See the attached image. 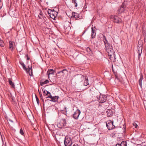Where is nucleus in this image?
Returning a JSON list of instances; mask_svg holds the SVG:
<instances>
[{"mask_svg":"<svg viewBox=\"0 0 146 146\" xmlns=\"http://www.w3.org/2000/svg\"><path fill=\"white\" fill-rule=\"evenodd\" d=\"M106 49L108 54V56L110 57V58L113 57L115 59V54L114 50L112 48V46L109 45L105 47Z\"/></svg>","mask_w":146,"mask_h":146,"instance_id":"nucleus-1","label":"nucleus"},{"mask_svg":"<svg viewBox=\"0 0 146 146\" xmlns=\"http://www.w3.org/2000/svg\"><path fill=\"white\" fill-rule=\"evenodd\" d=\"M72 143V141L71 138L68 136H66L64 140L65 146H71Z\"/></svg>","mask_w":146,"mask_h":146,"instance_id":"nucleus-2","label":"nucleus"},{"mask_svg":"<svg viewBox=\"0 0 146 146\" xmlns=\"http://www.w3.org/2000/svg\"><path fill=\"white\" fill-rule=\"evenodd\" d=\"M48 13L51 18L55 20L57 15V12L55 11L54 9H49L48 11Z\"/></svg>","mask_w":146,"mask_h":146,"instance_id":"nucleus-3","label":"nucleus"},{"mask_svg":"<svg viewBox=\"0 0 146 146\" xmlns=\"http://www.w3.org/2000/svg\"><path fill=\"white\" fill-rule=\"evenodd\" d=\"M110 17L114 23H119L121 22V19L117 16L113 15H111L110 16Z\"/></svg>","mask_w":146,"mask_h":146,"instance_id":"nucleus-4","label":"nucleus"},{"mask_svg":"<svg viewBox=\"0 0 146 146\" xmlns=\"http://www.w3.org/2000/svg\"><path fill=\"white\" fill-rule=\"evenodd\" d=\"M66 123L65 119H61L57 124V127L60 128H61L66 126Z\"/></svg>","mask_w":146,"mask_h":146,"instance_id":"nucleus-5","label":"nucleus"},{"mask_svg":"<svg viewBox=\"0 0 146 146\" xmlns=\"http://www.w3.org/2000/svg\"><path fill=\"white\" fill-rule=\"evenodd\" d=\"M106 126L109 130L112 129L115 127L113 125V121L109 120L106 122Z\"/></svg>","mask_w":146,"mask_h":146,"instance_id":"nucleus-6","label":"nucleus"},{"mask_svg":"<svg viewBox=\"0 0 146 146\" xmlns=\"http://www.w3.org/2000/svg\"><path fill=\"white\" fill-rule=\"evenodd\" d=\"M107 100V96L105 95L100 94L99 97L98 101L100 103H103L105 102Z\"/></svg>","mask_w":146,"mask_h":146,"instance_id":"nucleus-7","label":"nucleus"},{"mask_svg":"<svg viewBox=\"0 0 146 146\" xmlns=\"http://www.w3.org/2000/svg\"><path fill=\"white\" fill-rule=\"evenodd\" d=\"M137 49L138 50V58L139 59L142 50V44H139V41L138 44Z\"/></svg>","mask_w":146,"mask_h":146,"instance_id":"nucleus-8","label":"nucleus"},{"mask_svg":"<svg viewBox=\"0 0 146 146\" xmlns=\"http://www.w3.org/2000/svg\"><path fill=\"white\" fill-rule=\"evenodd\" d=\"M80 113V111L79 110H76L73 115V117L75 119H77Z\"/></svg>","mask_w":146,"mask_h":146,"instance_id":"nucleus-9","label":"nucleus"},{"mask_svg":"<svg viewBox=\"0 0 146 146\" xmlns=\"http://www.w3.org/2000/svg\"><path fill=\"white\" fill-rule=\"evenodd\" d=\"M55 72V71L53 69H49L47 72V74L48 75V78H49L50 77L49 76L50 74L53 75L54 74Z\"/></svg>","mask_w":146,"mask_h":146,"instance_id":"nucleus-10","label":"nucleus"},{"mask_svg":"<svg viewBox=\"0 0 146 146\" xmlns=\"http://www.w3.org/2000/svg\"><path fill=\"white\" fill-rule=\"evenodd\" d=\"M15 44V43L14 42L11 41L9 42V48L12 51L14 48Z\"/></svg>","mask_w":146,"mask_h":146,"instance_id":"nucleus-11","label":"nucleus"},{"mask_svg":"<svg viewBox=\"0 0 146 146\" xmlns=\"http://www.w3.org/2000/svg\"><path fill=\"white\" fill-rule=\"evenodd\" d=\"M102 39H103V41L104 42V44H105V47L107 46H108V45L109 46V45H110L109 44V43L108 42L107 40L106 39V38L104 35H103V37L102 38Z\"/></svg>","mask_w":146,"mask_h":146,"instance_id":"nucleus-12","label":"nucleus"},{"mask_svg":"<svg viewBox=\"0 0 146 146\" xmlns=\"http://www.w3.org/2000/svg\"><path fill=\"white\" fill-rule=\"evenodd\" d=\"M59 98L58 96H55L54 97L52 96L51 100H49L52 102H55L58 101Z\"/></svg>","mask_w":146,"mask_h":146,"instance_id":"nucleus-13","label":"nucleus"},{"mask_svg":"<svg viewBox=\"0 0 146 146\" xmlns=\"http://www.w3.org/2000/svg\"><path fill=\"white\" fill-rule=\"evenodd\" d=\"M106 113L108 116H111L113 114V110L110 109H108L106 111Z\"/></svg>","mask_w":146,"mask_h":146,"instance_id":"nucleus-14","label":"nucleus"},{"mask_svg":"<svg viewBox=\"0 0 146 146\" xmlns=\"http://www.w3.org/2000/svg\"><path fill=\"white\" fill-rule=\"evenodd\" d=\"M127 143L126 141H123L121 143H117L116 146H127Z\"/></svg>","mask_w":146,"mask_h":146,"instance_id":"nucleus-15","label":"nucleus"},{"mask_svg":"<svg viewBox=\"0 0 146 146\" xmlns=\"http://www.w3.org/2000/svg\"><path fill=\"white\" fill-rule=\"evenodd\" d=\"M67 71L66 69H64L61 71H60L58 72V74H61L62 76H64V75L65 74L67 73Z\"/></svg>","mask_w":146,"mask_h":146,"instance_id":"nucleus-16","label":"nucleus"},{"mask_svg":"<svg viewBox=\"0 0 146 146\" xmlns=\"http://www.w3.org/2000/svg\"><path fill=\"white\" fill-rule=\"evenodd\" d=\"M72 17L74 18H75V20H76L79 17V14L74 12H72Z\"/></svg>","mask_w":146,"mask_h":146,"instance_id":"nucleus-17","label":"nucleus"},{"mask_svg":"<svg viewBox=\"0 0 146 146\" xmlns=\"http://www.w3.org/2000/svg\"><path fill=\"white\" fill-rule=\"evenodd\" d=\"M143 79V76L142 75H141L140 76V78L139 80V84L141 88H142V81Z\"/></svg>","mask_w":146,"mask_h":146,"instance_id":"nucleus-18","label":"nucleus"},{"mask_svg":"<svg viewBox=\"0 0 146 146\" xmlns=\"http://www.w3.org/2000/svg\"><path fill=\"white\" fill-rule=\"evenodd\" d=\"M32 71V70L31 67H30L29 66H28V72H27V73L29 72V75L30 76H31L33 75Z\"/></svg>","mask_w":146,"mask_h":146,"instance_id":"nucleus-19","label":"nucleus"},{"mask_svg":"<svg viewBox=\"0 0 146 146\" xmlns=\"http://www.w3.org/2000/svg\"><path fill=\"white\" fill-rule=\"evenodd\" d=\"M112 69L113 72V73H114L115 76V79H116L118 80H119V78L118 76L117 75V74L116 73V72H115V71L114 70V69H113V65H112Z\"/></svg>","mask_w":146,"mask_h":146,"instance_id":"nucleus-20","label":"nucleus"},{"mask_svg":"<svg viewBox=\"0 0 146 146\" xmlns=\"http://www.w3.org/2000/svg\"><path fill=\"white\" fill-rule=\"evenodd\" d=\"M9 84L11 85V86H12V87L13 88H15V86L14 84V83L11 80L9 79Z\"/></svg>","mask_w":146,"mask_h":146,"instance_id":"nucleus-21","label":"nucleus"},{"mask_svg":"<svg viewBox=\"0 0 146 146\" xmlns=\"http://www.w3.org/2000/svg\"><path fill=\"white\" fill-rule=\"evenodd\" d=\"M92 33H96V29L95 27H93V26L92 27Z\"/></svg>","mask_w":146,"mask_h":146,"instance_id":"nucleus-22","label":"nucleus"},{"mask_svg":"<svg viewBox=\"0 0 146 146\" xmlns=\"http://www.w3.org/2000/svg\"><path fill=\"white\" fill-rule=\"evenodd\" d=\"M42 14L43 13L42 11H40L39 14L38 15V17L40 19H41L42 17H43Z\"/></svg>","mask_w":146,"mask_h":146,"instance_id":"nucleus-23","label":"nucleus"},{"mask_svg":"<svg viewBox=\"0 0 146 146\" xmlns=\"http://www.w3.org/2000/svg\"><path fill=\"white\" fill-rule=\"evenodd\" d=\"M88 78H87L86 79V80H85V81L84 82V85L85 86H87L88 84H89L88 83Z\"/></svg>","mask_w":146,"mask_h":146,"instance_id":"nucleus-24","label":"nucleus"},{"mask_svg":"<svg viewBox=\"0 0 146 146\" xmlns=\"http://www.w3.org/2000/svg\"><path fill=\"white\" fill-rule=\"evenodd\" d=\"M96 34V33H92L91 35V38H94L95 37Z\"/></svg>","mask_w":146,"mask_h":146,"instance_id":"nucleus-25","label":"nucleus"},{"mask_svg":"<svg viewBox=\"0 0 146 146\" xmlns=\"http://www.w3.org/2000/svg\"><path fill=\"white\" fill-rule=\"evenodd\" d=\"M0 45L2 47L4 46V43L2 40L0 41Z\"/></svg>","mask_w":146,"mask_h":146,"instance_id":"nucleus-26","label":"nucleus"},{"mask_svg":"<svg viewBox=\"0 0 146 146\" xmlns=\"http://www.w3.org/2000/svg\"><path fill=\"white\" fill-rule=\"evenodd\" d=\"M22 67L23 69L27 73V72H28V68H27L26 67L25 65H24V66H22Z\"/></svg>","mask_w":146,"mask_h":146,"instance_id":"nucleus-27","label":"nucleus"},{"mask_svg":"<svg viewBox=\"0 0 146 146\" xmlns=\"http://www.w3.org/2000/svg\"><path fill=\"white\" fill-rule=\"evenodd\" d=\"M20 133L21 135H24V133L22 128L20 129Z\"/></svg>","mask_w":146,"mask_h":146,"instance_id":"nucleus-28","label":"nucleus"},{"mask_svg":"<svg viewBox=\"0 0 146 146\" xmlns=\"http://www.w3.org/2000/svg\"><path fill=\"white\" fill-rule=\"evenodd\" d=\"M86 50L89 53H90L91 52V50L90 48L89 47H87L86 48Z\"/></svg>","mask_w":146,"mask_h":146,"instance_id":"nucleus-29","label":"nucleus"},{"mask_svg":"<svg viewBox=\"0 0 146 146\" xmlns=\"http://www.w3.org/2000/svg\"><path fill=\"white\" fill-rule=\"evenodd\" d=\"M19 63L22 66H24L25 65L23 62L22 61H20Z\"/></svg>","mask_w":146,"mask_h":146,"instance_id":"nucleus-30","label":"nucleus"},{"mask_svg":"<svg viewBox=\"0 0 146 146\" xmlns=\"http://www.w3.org/2000/svg\"><path fill=\"white\" fill-rule=\"evenodd\" d=\"M46 84L44 83V82H40V85L42 86H44V85L45 84Z\"/></svg>","mask_w":146,"mask_h":146,"instance_id":"nucleus-31","label":"nucleus"},{"mask_svg":"<svg viewBox=\"0 0 146 146\" xmlns=\"http://www.w3.org/2000/svg\"><path fill=\"white\" fill-rule=\"evenodd\" d=\"M46 84L44 83V82H40V85L42 86H44V85L45 84Z\"/></svg>","mask_w":146,"mask_h":146,"instance_id":"nucleus-32","label":"nucleus"},{"mask_svg":"<svg viewBox=\"0 0 146 146\" xmlns=\"http://www.w3.org/2000/svg\"><path fill=\"white\" fill-rule=\"evenodd\" d=\"M46 84L44 83V82H40V85L42 86H44V85L45 84Z\"/></svg>","mask_w":146,"mask_h":146,"instance_id":"nucleus-33","label":"nucleus"},{"mask_svg":"<svg viewBox=\"0 0 146 146\" xmlns=\"http://www.w3.org/2000/svg\"><path fill=\"white\" fill-rule=\"evenodd\" d=\"M46 96H48L49 94V95H51V94L48 91L46 90Z\"/></svg>","mask_w":146,"mask_h":146,"instance_id":"nucleus-34","label":"nucleus"},{"mask_svg":"<svg viewBox=\"0 0 146 146\" xmlns=\"http://www.w3.org/2000/svg\"><path fill=\"white\" fill-rule=\"evenodd\" d=\"M36 98L37 102L38 104L39 100L38 99L36 96Z\"/></svg>","mask_w":146,"mask_h":146,"instance_id":"nucleus-35","label":"nucleus"},{"mask_svg":"<svg viewBox=\"0 0 146 146\" xmlns=\"http://www.w3.org/2000/svg\"><path fill=\"white\" fill-rule=\"evenodd\" d=\"M52 97V96L51 95H48V96L46 97V98H50L51 99V98Z\"/></svg>","mask_w":146,"mask_h":146,"instance_id":"nucleus-36","label":"nucleus"},{"mask_svg":"<svg viewBox=\"0 0 146 146\" xmlns=\"http://www.w3.org/2000/svg\"><path fill=\"white\" fill-rule=\"evenodd\" d=\"M120 10L121 12H123L124 11V8L123 7H121L120 8Z\"/></svg>","mask_w":146,"mask_h":146,"instance_id":"nucleus-37","label":"nucleus"},{"mask_svg":"<svg viewBox=\"0 0 146 146\" xmlns=\"http://www.w3.org/2000/svg\"><path fill=\"white\" fill-rule=\"evenodd\" d=\"M133 126L135 127V128L137 127V124L136 123H133Z\"/></svg>","mask_w":146,"mask_h":146,"instance_id":"nucleus-38","label":"nucleus"},{"mask_svg":"<svg viewBox=\"0 0 146 146\" xmlns=\"http://www.w3.org/2000/svg\"><path fill=\"white\" fill-rule=\"evenodd\" d=\"M49 82V81L48 80H46L44 81V83L46 84L48 83Z\"/></svg>","mask_w":146,"mask_h":146,"instance_id":"nucleus-39","label":"nucleus"},{"mask_svg":"<svg viewBox=\"0 0 146 146\" xmlns=\"http://www.w3.org/2000/svg\"><path fill=\"white\" fill-rule=\"evenodd\" d=\"M72 146H80L76 143H75Z\"/></svg>","mask_w":146,"mask_h":146,"instance_id":"nucleus-40","label":"nucleus"},{"mask_svg":"<svg viewBox=\"0 0 146 146\" xmlns=\"http://www.w3.org/2000/svg\"><path fill=\"white\" fill-rule=\"evenodd\" d=\"M74 3L75 4V7H76L77 6V4L76 3V2L75 3Z\"/></svg>","mask_w":146,"mask_h":146,"instance_id":"nucleus-41","label":"nucleus"},{"mask_svg":"<svg viewBox=\"0 0 146 146\" xmlns=\"http://www.w3.org/2000/svg\"><path fill=\"white\" fill-rule=\"evenodd\" d=\"M72 1V2L73 3H74L76 2V0H71Z\"/></svg>","mask_w":146,"mask_h":146,"instance_id":"nucleus-42","label":"nucleus"},{"mask_svg":"<svg viewBox=\"0 0 146 146\" xmlns=\"http://www.w3.org/2000/svg\"><path fill=\"white\" fill-rule=\"evenodd\" d=\"M42 91H43V92L44 93V94L46 95V90L45 91V90H44V91H43V90H42Z\"/></svg>","mask_w":146,"mask_h":146,"instance_id":"nucleus-43","label":"nucleus"},{"mask_svg":"<svg viewBox=\"0 0 146 146\" xmlns=\"http://www.w3.org/2000/svg\"><path fill=\"white\" fill-rule=\"evenodd\" d=\"M9 120L11 122H12V123H13V121L12 120H11V119H9Z\"/></svg>","mask_w":146,"mask_h":146,"instance_id":"nucleus-44","label":"nucleus"},{"mask_svg":"<svg viewBox=\"0 0 146 146\" xmlns=\"http://www.w3.org/2000/svg\"><path fill=\"white\" fill-rule=\"evenodd\" d=\"M29 59L30 58L29 57L27 56V60H29Z\"/></svg>","mask_w":146,"mask_h":146,"instance_id":"nucleus-45","label":"nucleus"},{"mask_svg":"<svg viewBox=\"0 0 146 146\" xmlns=\"http://www.w3.org/2000/svg\"><path fill=\"white\" fill-rule=\"evenodd\" d=\"M1 2V0H0V2Z\"/></svg>","mask_w":146,"mask_h":146,"instance_id":"nucleus-46","label":"nucleus"}]
</instances>
